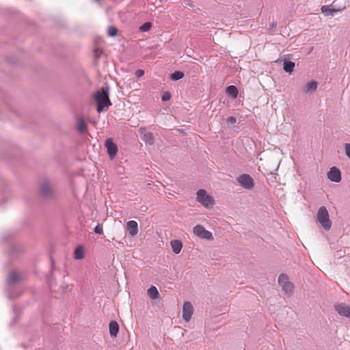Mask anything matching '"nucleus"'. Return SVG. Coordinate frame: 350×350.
Returning a JSON list of instances; mask_svg holds the SVG:
<instances>
[{
    "label": "nucleus",
    "instance_id": "nucleus-1",
    "mask_svg": "<svg viewBox=\"0 0 350 350\" xmlns=\"http://www.w3.org/2000/svg\"><path fill=\"white\" fill-rule=\"evenodd\" d=\"M94 99L97 103L96 109H104L111 105V103L109 96L108 86L102 87L94 95Z\"/></svg>",
    "mask_w": 350,
    "mask_h": 350
},
{
    "label": "nucleus",
    "instance_id": "nucleus-2",
    "mask_svg": "<svg viewBox=\"0 0 350 350\" xmlns=\"http://www.w3.org/2000/svg\"><path fill=\"white\" fill-rule=\"evenodd\" d=\"M317 219L325 230H330L332 221L329 219V213L325 206H322L319 208Z\"/></svg>",
    "mask_w": 350,
    "mask_h": 350
},
{
    "label": "nucleus",
    "instance_id": "nucleus-3",
    "mask_svg": "<svg viewBox=\"0 0 350 350\" xmlns=\"http://www.w3.org/2000/svg\"><path fill=\"white\" fill-rule=\"evenodd\" d=\"M196 200L206 208H211L215 204L213 197L208 195L206 190L199 189L196 193Z\"/></svg>",
    "mask_w": 350,
    "mask_h": 350
},
{
    "label": "nucleus",
    "instance_id": "nucleus-4",
    "mask_svg": "<svg viewBox=\"0 0 350 350\" xmlns=\"http://www.w3.org/2000/svg\"><path fill=\"white\" fill-rule=\"evenodd\" d=\"M40 194L42 198L46 199H53L55 197V190L51 187L49 180H45L40 185Z\"/></svg>",
    "mask_w": 350,
    "mask_h": 350
},
{
    "label": "nucleus",
    "instance_id": "nucleus-5",
    "mask_svg": "<svg viewBox=\"0 0 350 350\" xmlns=\"http://www.w3.org/2000/svg\"><path fill=\"white\" fill-rule=\"evenodd\" d=\"M237 180L241 187L246 189L250 190L254 187V180L249 174H241L237 178Z\"/></svg>",
    "mask_w": 350,
    "mask_h": 350
},
{
    "label": "nucleus",
    "instance_id": "nucleus-6",
    "mask_svg": "<svg viewBox=\"0 0 350 350\" xmlns=\"http://www.w3.org/2000/svg\"><path fill=\"white\" fill-rule=\"evenodd\" d=\"M193 233L198 237L206 240H213V236L211 232L205 229V228L202 225H196L193 228Z\"/></svg>",
    "mask_w": 350,
    "mask_h": 350
},
{
    "label": "nucleus",
    "instance_id": "nucleus-7",
    "mask_svg": "<svg viewBox=\"0 0 350 350\" xmlns=\"http://www.w3.org/2000/svg\"><path fill=\"white\" fill-rule=\"evenodd\" d=\"M105 146L107 148V152L110 159L113 160L117 154L118 150V146L113 142L112 138H107L105 140Z\"/></svg>",
    "mask_w": 350,
    "mask_h": 350
},
{
    "label": "nucleus",
    "instance_id": "nucleus-8",
    "mask_svg": "<svg viewBox=\"0 0 350 350\" xmlns=\"http://www.w3.org/2000/svg\"><path fill=\"white\" fill-rule=\"evenodd\" d=\"M193 313V307L189 301H185L183 308V319L185 322H189Z\"/></svg>",
    "mask_w": 350,
    "mask_h": 350
},
{
    "label": "nucleus",
    "instance_id": "nucleus-9",
    "mask_svg": "<svg viewBox=\"0 0 350 350\" xmlns=\"http://www.w3.org/2000/svg\"><path fill=\"white\" fill-rule=\"evenodd\" d=\"M327 178L332 182L339 183L341 180V172L336 167H332L327 172Z\"/></svg>",
    "mask_w": 350,
    "mask_h": 350
},
{
    "label": "nucleus",
    "instance_id": "nucleus-10",
    "mask_svg": "<svg viewBox=\"0 0 350 350\" xmlns=\"http://www.w3.org/2000/svg\"><path fill=\"white\" fill-rule=\"evenodd\" d=\"M334 309L340 316L350 319V306L346 304H338L334 305Z\"/></svg>",
    "mask_w": 350,
    "mask_h": 350
},
{
    "label": "nucleus",
    "instance_id": "nucleus-11",
    "mask_svg": "<svg viewBox=\"0 0 350 350\" xmlns=\"http://www.w3.org/2000/svg\"><path fill=\"white\" fill-rule=\"evenodd\" d=\"M23 252V247L22 245L17 243H12L8 250V255L11 258H14L17 256L18 254H21Z\"/></svg>",
    "mask_w": 350,
    "mask_h": 350
},
{
    "label": "nucleus",
    "instance_id": "nucleus-12",
    "mask_svg": "<svg viewBox=\"0 0 350 350\" xmlns=\"http://www.w3.org/2000/svg\"><path fill=\"white\" fill-rule=\"evenodd\" d=\"M139 133L142 136V139L149 145H152L154 143L153 135L150 132H147L145 128H140Z\"/></svg>",
    "mask_w": 350,
    "mask_h": 350
},
{
    "label": "nucleus",
    "instance_id": "nucleus-13",
    "mask_svg": "<svg viewBox=\"0 0 350 350\" xmlns=\"http://www.w3.org/2000/svg\"><path fill=\"white\" fill-rule=\"evenodd\" d=\"M76 129L77 131L81 133H85L88 130V125L84 118L81 116H77L76 118Z\"/></svg>",
    "mask_w": 350,
    "mask_h": 350
},
{
    "label": "nucleus",
    "instance_id": "nucleus-14",
    "mask_svg": "<svg viewBox=\"0 0 350 350\" xmlns=\"http://www.w3.org/2000/svg\"><path fill=\"white\" fill-rule=\"evenodd\" d=\"M126 230L131 237H135L138 233V224L136 221L130 220L126 223Z\"/></svg>",
    "mask_w": 350,
    "mask_h": 350
},
{
    "label": "nucleus",
    "instance_id": "nucleus-15",
    "mask_svg": "<svg viewBox=\"0 0 350 350\" xmlns=\"http://www.w3.org/2000/svg\"><path fill=\"white\" fill-rule=\"evenodd\" d=\"M319 86V83L316 81H311L303 86L301 90L305 94H311L315 92Z\"/></svg>",
    "mask_w": 350,
    "mask_h": 350
},
{
    "label": "nucleus",
    "instance_id": "nucleus-16",
    "mask_svg": "<svg viewBox=\"0 0 350 350\" xmlns=\"http://www.w3.org/2000/svg\"><path fill=\"white\" fill-rule=\"evenodd\" d=\"M109 328L110 336L112 338L116 337L120 329L119 324L117 321L114 320L111 321L109 324Z\"/></svg>",
    "mask_w": 350,
    "mask_h": 350
},
{
    "label": "nucleus",
    "instance_id": "nucleus-17",
    "mask_svg": "<svg viewBox=\"0 0 350 350\" xmlns=\"http://www.w3.org/2000/svg\"><path fill=\"white\" fill-rule=\"evenodd\" d=\"M171 246L173 252L176 254H178L181 252V250L183 248V243L181 241L174 239L171 241Z\"/></svg>",
    "mask_w": 350,
    "mask_h": 350
},
{
    "label": "nucleus",
    "instance_id": "nucleus-18",
    "mask_svg": "<svg viewBox=\"0 0 350 350\" xmlns=\"http://www.w3.org/2000/svg\"><path fill=\"white\" fill-rule=\"evenodd\" d=\"M238 92V89L235 85H231L226 88V94L233 99L237 97Z\"/></svg>",
    "mask_w": 350,
    "mask_h": 350
},
{
    "label": "nucleus",
    "instance_id": "nucleus-19",
    "mask_svg": "<svg viewBox=\"0 0 350 350\" xmlns=\"http://www.w3.org/2000/svg\"><path fill=\"white\" fill-rule=\"evenodd\" d=\"M321 11L325 16H333L337 12V10L332 5H323L321 7Z\"/></svg>",
    "mask_w": 350,
    "mask_h": 350
},
{
    "label": "nucleus",
    "instance_id": "nucleus-20",
    "mask_svg": "<svg viewBox=\"0 0 350 350\" xmlns=\"http://www.w3.org/2000/svg\"><path fill=\"white\" fill-rule=\"evenodd\" d=\"M20 275L15 271H12L8 276V283L10 284H14L20 280Z\"/></svg>",
    "mask_w": 350,
    "mask_h": 350
},
{
    "label": "nucleus",
    "instance_id": "nucleus-21",
    "mask_svg": "<svg viewBox=\"0 0 350 350\" xmlns=\"http://www.w3.org/2000/svg\"><path fill=\"white\" fill-rule=\"evenodd\" d=\"M147 294L148 297L152 299H156L159 297V293L157 288L152 285L147 291Z\"/></svg>",
    "mask_w": 350,
    "mask_h": 350
},
{
    "label": "nucleus",
    "instance_id": "nucleus-22",
    "mask_svg": "<svg viewBox=\"0 0 350 350\" xmlns=\"http://www.w3.org/2000/svg\"><path fill=\"white\" fill-rule=\"evenodd\" d=\"M281 286L285 293L291 295L293 293L294 286L291 282L284 284Z\"/></svg>",
    "mask_w": 350,
    "mask_h": 350
},
{
    "label": "nucleus",
    "instance_id": "nucleus-23",
    "mask_svg": "<svg viewBox=\"0 0 350 350\" xmlns=\"http://www.w3.org/2000/svg\"><path fill=\"white\" fill-rule=\"evenodd\" d=\"M295 63L291 61H285L284 62V70L286 72L291 73L294 69Z\"/></svg>",
    "mask_w": 350,
    "mask_h": 350
},
{
    "label": "nucleus",
    "instance_id": "nucleus-24",
    "mask_svg": "<svg viewBox=\"0 0 350 350\" xmlns=\"http://www.w3.org/2000/svg\"><path fill=\"white\" fill-rule=\"evenodd\" d=\"M84 256L83 249L81 246H78L74 252V257L76 260L82 259Z\"/></svg>",
    "mask_w": 350,
    "mask_h": 350
},
{
    "label": "nucleus",
    "instance_id": "nucleus-25",
    "mask_svg": "<svg viewBox=\"0 0 350 350\" xmlns=\"http://www.w3.org/2000/svg\"><path fill=\"white\" fill-rule=\"evenodd\" d=\"M184 73L182 71H175L171 75V79L174 81H178L184 77Z\"/></svg>",
    "mask_w": 350,
    "mask_h": 350
},
{
    "label": "nucleus",
    "instance_id": "nucleus-26",
    "mask_svg": "<svg viewBox=\"0 0 350 350\" xmlns=\"http://www.w3.org/2000/svg\"><path fill=\"white\" fill-rule=\"evenodd\" d=\"M290 282L288 276L285 273H281L278 277V283L280 286Z\"/></svg>",
    "mask_w": 350,
    "mask_h": 350
},
{
    "label": "nucleus",
    "instance_id": "nucleus-27",
    "mask_svg": "<svg viewBox=\"0 0 350 350\" xmlns=\"http://www.w3.org/2000/svg\"><path fill=\"white\" fill-rule=\"evenodd\" d=\"M151 26L152 24L150 22H146L139 27V30L142 32H146L150 29Z\"/></svg>",
    "mask_w": 350,
    "mask_h": 350
},
{
    "label": "nucleus",
    "instance_id": "nucleus-28",
    "mask_svg": "<svg viewBox=\"0 0 350 350\" xmlns=\"http://www.w3.org/2000/svg\"><path fill=\"white\" fill-rule=\"evenodd\" d=\"M117 32H118V29L115 27L110 26L108 28L107 33H108V35L111 37L115 36L117 34Z\"/></svg>",
    "mask_w": 350,
    "mask_h": 350
},
{
    "label": "nucleus",
    "instance_id": "nucleus-29",
    "mask_svg": "<svg viewBox=\"0 0 350 350\" xmlns=\"http://www.w3.org/2000/svg\"><path fill=\"white\" fill-rule=\"evenodd\" d=\"M94 232L95 234H102L103 233V226L99 224H97L94 229Z\"/></svg>",
    "mask_w": 350,
    "mask_h": 350
},
{
    "label": "nucleus",
    "instance_id": "nucleus-30",
    "mask_svg": "<svg viewBox=\"0 0 350 350\" xmlns=\"http://www.w3.org/2000/svg\"><path fill=\"white\" fill-rule=\"evenodd\" d=\"M236 122L237 119L233 116L228 117L226 120V122L229 126L234 125Z\"/></svg>",
    "mask_w": 350,
    "mask_h": 350
},
{
    "label": "nucleus",
    "instance_id": "nucleus-31",
    "mask_svg": "<svg viewBox=\"0 0 350 350\" xmlns=\"http://www.w3.org/2000/svg\"><path fill=\"white\" fill-rule=\"evenodd\" d=\"M171 98V94L169 92H165L162 95V100L163 101H167Z\"/></svg>",
    "mask_w": 350,
    "mask_h": 350
},
{
    "label": "nucleus",
    "instance_id": "nucleus-32",
    "mask_svg": "<svg viewBox=\"0 0 350 350\" xmlns=\"http://www.w3.org/2000/svg\"><path fill=\"white\" fill-rule=\"evenodd\" d=\"M345 154L347 157L350 159V144L347 143L345 144Z\"/></svg>",
    "mask_w": 350,
    "mask_h": 350
},
{
    "label": "nucleus",
    "instance_id": "nucleus-33",
    "mask_svg": "<svg viewBox=\"0 0 350 350\" xmlns=\"http://www.w3.org/2000/svg\"><path fill=\"white\" fill-rule=\"evenodd\" d=\"M144 71L142 69H139V70H136V72H135V76L137 78L142 77V76H144Z\"/></svg>",
    "mask_w": 350,
    "mask_h": 350
},
{
    "label": "nucleus",
    "instance_id": "nucleus-34",
    "mask_svg": "<svg viewBox=\"0 0 350 350\" xmlns=\"http://www.w3.org/2000/svg\"><path fill=\"white\" fill-rule=\"evenodd\" d=\"M10 112H16V111L15 110H13V111H10Z\"/></svg>",
    "mask_w": 350,
    "mask_h": 350
},
{
    "label": "nucleus",
    "instance_id": "nucleus-35",
    "mask_svg": "<svg viewBox=\"0 0 350 350\" xmlns=\"http://www.w3.org/2000/svg\"><path fill=\"white\" fill-rule=\"evenodd\" d=\"M98 111V113H100V112H102L103 111L99 110V111Z\"/></svg>",
    "mask_w": 350,
    "mask_h": 350
}]
</instances>
